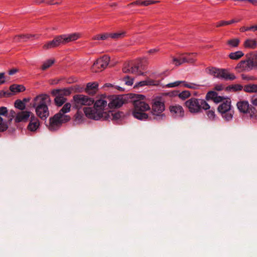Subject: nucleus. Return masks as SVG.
Returning <instances> with one entry per match:
<instances>
[{
	"mask_svg": "<svg viewBox=\"0 0 257 257\" xmlns=\"http://www.w3.org/2000/svg\"><path fill=\"white\" fill-rule=\"evenodd\" d=\"M108 38H109V33H103L94 36L92 37V40H106Z\"/></svg>",
	"mask_w": 257,
	"mask_h": 257,
	"instance_id": "35",
	"label": "nucleus"
},
{
	"mask_svg": "<svg viewBox=\"0 0 257 257\" xmlns=\"http://www.w3.org/2000/svg\"><path fill=\"white\" fill-rule=\"evenodd\" d=\"M31 112L29 111H22L18 113L15 117V120L16 122L26 121L30 117Z\"/></svg>",
	"mask_w": 257,
	"mask_h": 257,
	"instance_id": "20",
	"label": "nucleus"
},
{
	"mask_svg": "<svg viewBox=\"0 0 257 257\" xmlns=\"http://www.w3.org/2000/svg\"><path fill=\"white\" fill-rule=\"evenodd\" d=\"M228 25L227 22L226 21H221L216 24V27H220Z\"/></svg>",
	"mask_w": 257,
	"mask_h": 257,
	"instance_id": "50",
	"label": "nucleus"
},
{
	"mask_svg": "<svg viewBox=\"0 0 257 257\" xmlns=\"http://www.w3.org/2000/svg\"><path fill=\"white\" fill-rule=\"evenodd\" d=\"M173 63L175 64V66H178L183 63H184V61L183 60V56H180L179 58H173Z\"/></svg>",
	"mask_w": 257,
	"mask_h": 257,
	"instance_id": "41",
	"label": "nucleus"
},
{
	"mask_svg": "<svg viewBox=\"0 0 257 257\" xmlns=\"http://www.w3.org/2000/svg\"><path fill=\"white\" fill-rule=\"evenodd\" d=\"M122 71L124 73H132L137 75L141 74V72L139 71V66L136 65H132L128 64L123 67Z\"/></svg>",
	"mask_w": 257,
	"mask_h": 257,
	"instance_id": "22",
	"label": "nucleus"
},
{
	"mask_svg": "<svg viewBox=\"0 0 257 257\" xmlns=\"http://www.w3.org/2000/svg\"><path fill=\"white\" fill-rule=\"evenodd\" d=\"M71 106V105L70 103H65L57 114L61 117V118H63L64 120L69 121L70 120V116L66 115L65 113L70 111Z\"/></svg>",
	"mask_w": 257,
	"mask_h": 257,
	"instance_id": "17",
	"label": "nucleus"
},
{
	"mask_svg": "<svg viewBox=\"0 0 257 257\" xmlns=\"http://www.w3.org/2000/svg\"><path fill=\"white\" fill-rule=\"evenodd\" d=\"M105 85L107 86H109L111 85V84H106Z\"/></svg>",
	"mask_w": 257,
	"mask_h": 257,
	"instance_id": "62",
	"label": "nucleus"
},
{
	"mask_svg": "<svg viewBox=\"0 0 257 257\" xmlns=\"http://www.w3.org/2000/svg\"><path fill=\"white\" fill-rule=\"evenodd\" d=\"M103 117V120H117L121 117V113L119 112H113L111 111H108V112H104Z\"/></svg>",
	"mask_w": 257,
	"mask_h": 257,
	"instance_id": "23",
	"label": "nucleus"
},
{
	"mask_svg": "<svg viewBox=\"0 0 257 257\" xmlns=\"http://www.w3.org/2000/svg\"><path fill=\"white\" fill-rule=\"evenodd\" d=\"M34 3L37 4V5H40L42 3H45L46 4V1H45L44 0H34Z\"/></svg>",
	"mask_w": 257,
	"mask_h": 257,
	"instance_id": "56",
	"label": "nucleus"
},
{
	"mask_svg": "<svg viewBox=\"0 0 257 257\" xmlns=\"http://www.w3.org/2000/svg\"><path fill=\"white\" fill-rule=\"evenodd\" d=\"M141 3H142V1H136L135 2H134L133 3H131L130 4H129L128 5H127V7H130L131 6H134V5H140V6H141Z\"/></svg>",
	"mask_w": 257,
	"mask_h": 257,
	"instance_id": "53",
	"label": "nucleus"
},
{
	"mask_svg": "<svg viewBox=\"0 0 257 257\" xmlns=\"http://www.w3.org/2000/svg\"><path fill=\"white\" fill-rule=\"evenodd\" d=\"M181 84H182L183 86L190 89H198L200 87V85L192 83V82H189L186 81H176L175 82L170 83L165 85V87L167 88H172V87H176L177 86H178Z\"/></svg>",
	"mask_w": 257,
	"mask_h": 257,
	"instance_id": "12",
	"label": "nucleus"
},
{
	"mask_svg": "<svg viewBox=\"0 0 257 257\" xmlns=\"http://www.w3.org/2000/svg\"><path fill=\"white\" fill-rule=\"evenodd\" d=\"M219 71V78L225 80H233L236 76L233 73H229L228 70L225 69H220Z\"/></svg>",
	"mask_w": 257,
	"mask_h": 257,
	"instance_id": "18",
	"label": "nucleus"
},
{
	"mask_svg": "<svg viewBox=\"0 0 257 257\" xmlns=\"http://www.w3.org/2000/svg\"><path fill=\"white\" fill-rule=\"evenodd\" d=\"M79 37L80 34L77 33L61 35L56 37L53 40L47 42L43 46V48L46 50L54 48L61 45H64L75 41Z\"/></svg>",
	"mask_w": 257,
	"mask_h": 257,
	"instance_id": "4",
	"label": "nucleus"
},
{
	"mask_svg": "<svg viewBox=\"0 0 257 257\" xmlns=\"http://www.w3.org/2000/svg\"><path fill=\"white\" fill-rule=\"evenodd\" d=\"M205 99L206 100H212L216 104L221 103L218 106V111L226 120L229 121L232 119L234 111L231 108L230 98L219 96L214 91H210L206 94Z\"/></svg>",
	"mask_w": 257,
	"mask_h": 257,
	"instance_id": "1",
	"label": "nucleus"
},
{
	"mask_svg": "<svg viewBox=\"0 0 257 257\" xmlns=\"http://www.w3.org/2000/svg\"><path fill=\"white\" fill-rule=\"evenodd\" d=\"M214 89L216 91H221L223 89V86L222 84H216L214 86Z\"/></svg>",
	"mask_w": 257,
	"mask_h": 257,
	"instance_id": "52",
	"label": "nucleus"
},
{
	"mask_svg": "<svg viewBox=\"0 0 257 257\" xmlns=\"http://www.w3.org/2000/svg\"><path fill=\"white\" fill-rule=\"evenodd\" d=\"M57 93H58V95L56 96L54 101L56 105L58 106H61L66 101V98L62 96V93L60 94L61 91H63V94H66L67 93L69 94L70 91L68 89H64L63 90H55Z\"/></svg>",
	"mask_w": 257,
	"mask_h": 257,
	"instance_id": "15",
	"label": "nucleus"
},
{
	"mask_svg": "<svg viewBox=\"0 0 257 257\" xmlns=\"http://www.w3.org/2000/svg\"><path fill=\"white\" fill-rule=\"evenodd\" d=\"M6 82L5 73L4 72L0 73V85L5 84Z\"/></svg>",
	"mask_w": 257,
	"mask_h": 257,
	"instance_id": "48",
	"label": "nucleus"
},
{
	"mask_svg": "<svg viewBox=\"0 0 257 257\" xmlns=\"http://www.w3.org/2000/svg\"><path fill=\"white\" fill-rule=\"evenodd\" d=\"M10 90L13 93H18L24 91L26 88L23 85L13 84L10 86Z\"/></svg>",
	"mask_w": 257,
	"mask_h": 257,
	"instance_id": "27",
	"label": "nucleus"
},
{
	"mask_svg": "<svg viewBox=\"0 0 257 257\" xmlns=\"http://www.w3.org/2000/svg\"><path fill=\"white\" fill-rule=\"evenodd\" d=\"M108 99L106 97L101 98L94 103V107L101 112H104L105 108L108 106Z\"/></svg>",
	"mask_w": 257,
	"mask_h": 257,
	"instance_id": "16",
	"label": "nucleus"
},
{
	"mask_svg": "<svg viewBox=\"0 0 257 257\" xmlns=\"http://www.w3.org/2000/svg\"><path fill=\"white\" fill-rule=\"evenodd\" d=\"M251 103L254 106H257V95H253L250 99Z\"/></svg>",
	"mask_w": 257,
	"mask_h": 257,
	"instance_id": "51",
	"label": "nucleus"
},
{
	"mask_svg": "<svg viewBox=\"0 0 257 257\" xmlns=\"http://www.w3.org/2000/svg\"><path fill=\"white\" fill-rule=\"evenodd\" d=\"M254 30L257 31V25H255V27L254 28Z\"/></svg>",
	"mask_w": 257,
	"mask_h": 257,
	"instance_id": "63",
	"label": "nucleus"
},
{
	"mask_svg": "<svg viewBox=\"0 0 257 257\" xmlns=\"http://www.w3.org/2000/svg\"><path fill=\"white\" fill-rule=\"evenodd\" d=\"M147 81L148 85L150 86H159L160 83L159 81L152 79H147Z\"/></svg>",
	"mask_w": 257,
	"mask_h": 257,
	"instance_id": "42",
	"label": "nucleus"
},
{
	"mask_svg": "<svg viewBox=\"0 0 257 257\" xmlns=\"http://www.w3.org/2000/svg\"><path fill=\"white\" fill-rule=\"evenodd\" d=\"M239 112L246 114L251 118H255L257 116V109L249 104L247 101L241 100L236 104Z\"/></svg>",
	"mask_w": 257,
	"mask_h": 257,
	"instance_id": "7",
	"label": "nucleus"
},
{
	"mask_svg": "<svg viewBox=\"0 0 257 257\" xmlns=\"http://www.w3.org/2000/svg\"><path fill=\"white\" fill-rule=\"evenodd\" d=\"M30 37L31 36L29 35H20L16 36L14 40L15 42L25 41L27 39H29Z\"/></svg>",
	"mask_w": 257,
	"mask_h": 257,
	"instance_id": "33",
	"label": "nucleus"
},
{
	"mask_svg": "<svg viewBox=\"0 0 257 257\" xmlns=\"http://www.w3.org/2000/svg\"><path fill=\"white\" fill-rule=\"evenodd\" d=\"M227 88L233 91H237L241 90L243 89V86L240 84H235L230 85Z\"/></svg>",
	"mask_w": 257,
	"mask_h": 257,
	"instance_id": "40",
	"label": "nucleus"
},
{
	"mask_svg": "<svg viewBox=\"0 0 257 257\" xmlns=\"http://www.w3.org/2000/svg\"><path fill=\"white\" fill-rule=\"evenodd\" d=\"M255 27V25L252 26L250 27H242L240 28V32H244L248 31H255V30H254Z\"/></svg>",
	"mask_w": 257,
	"mask_h": 257,
	"instance_id": "44",
	"label": "nucleus"
},
{
	"mask_svg": "<svg viewBox=\"0 0 257 257\" xmlns=\"http://www.w3.org/2000/svg\"><path fill=\"white\" fill-rule=\"evenodd\" d=\"M165 109V104L160 98L154 99L153 101L151 111L153 115L154 116V119L159 120L164 119L166 117L165 114L163 113Z\"/></svg>",
	"mask_w": 257,
	"mask_h": 257,
	"instance_id": "6",
	"label": "nucleus"
},
{
	"mask_svg": "<svg viewBox=\"0 0 257 257\" xmlns=\"http://www.w3.org/2000/svg\"><path fill=\"white\" fill-rule=\"evenodd\" d=\"M50 102L48 95L41 94L36 96L32 101V106L35 109V112L38 117L45 120L49 116L48 104Z\"/></svg>",
	"mask_w": 257,
	"mask_h": 257,
	"instance_id": "3",
	"label": "nucleus"
},
{
	"mask_svg": "<svg viewBox=\"0 0 257 257\" xmlns=\"http://www.w3.org/2000/svg\"><path fill=\"white\" fill-rule=\"evenodd\" d=\"M173 95H177L180 99L184 100L191 96V93L188 90H184L180 93L178 91H174Z\"/></svg>",
	"mask_w": 257,
	"mask_h": 257,
	"instance_id": "26",
	"label": "nucleus"
},
{
	"mask_svg": "<svg viewBox=\"0 0 257 257\" xmlns=\"http://www.w3.org/2000/svg\"><path fill=\"white\" fill-rule=\"evenodd\" d=\"M54 63V60L49 59L44 62L42 66V69L43 70H45L50 66H51Z\"/></svg>",
	"mask_w": 257,
	"mask_h": 257,
	"instance_id": "37",
	"label": "nucleus"
},
{
	"mask_svg": "<svg viewBox=\"0 0 257 257\" xmlns=\"http://www.w3.org/2000/svg\"><path fill=\"white\" fill-rule=\"evenodd\" d=\"M241 77H242V79H243V80H251L252 79L251 78V77H248V76H247L246 75H245L244 74H242L241 75Z\"/></svg>",
	"mask_w": 257,
	"mask_h": 257,
	"instance_id": "57",
	"label": "nucleus"
},
{
	"mask_svg": "<svg viewBox=\"0 0 257 257\" xmlns=\"http://www.w3.org/2000/svg\"><path fill=\"white\" fill-rule=\"evenodd\" d=\"M10 114H11V117L10 119L9 120V121H11L12 119H13V117L14 116V115H15V112L14 111V110H11L10 111Z\"/></svg>",
	"mask_w": 257,
	"mask_h": 257,
	"instance_id": "60",
	"label": "nucleus"
},
{
	"mask_svg": "<svg viewBox=\"0 0 257 257\" xmlns=\"http://www.w3.org/2000/svg\"><path fill=\"white\" fill-rule=\"evenodd\" d=\"M147 82V80H145L144 81H140L139 82H138V85L139 86H146V85H148Z\"/></svg>",
	"mask_w": 257,
	"mask_h": 257,
	"instance_id": "55",
	"label": "nucleus"
},
{
	"mask_svg": "<svg viewBox=\"0 0 257 257\" xmlns=\"http://www.w3.org/2000/svg\"><path fill=\"white\" fill-rule=\"evenodd\" d=\"M125 33L124 32H118L114 33H109V37L113 39H118L124 37Z\"/></svg>",
	"mask_w": 257,
	"mask_h": 257,
	"instance_id": "34",
	"label": "nucleus"
},
{
	"mask_svg": "<svg viewBox=\"0 0 257 257\" xmlns=\"http://www.w3.org/2000/svg\"><path fill=\"white\" fill-rule=\"evenodd\" d=\"M257 65V62L251 59L242 60L236 66V68L240 71H249Z\"/></svg>",
	"mask_w": 257,
	"mask_h": 257,
	"instance_id": "13",
	"label": "nucleus"
},
{
	"mask_svg": "<svg viewBox=\"0 0 257 257\" xmlns=\"http://www.w3.org/2000/svg\"><path fill=\"white\" fill-rule=\"evenodd\" d=\"M145 96L142 94H134L132 97L134 109L132 112L133 116L141 120L149 119V115L146 111L150 109L149 105L144 101Z\"/></svg>",
	"mask_w": 257,
	"mask_h": 257,
	"instance_id": "2",
	"label": "nucleus"
},
{
	"mask_svg": "<svg viewBox=\"0 0 257 257\" xmlns=\"http://www.w3.org/2000/svg\"><path fill=\"white\" fill-rule=\"evenodd\" d=\"M8 114V110L7 107L2 106L0 107V115L7 116Z\"/></svg>",
	"mask_w": 257,
	"mask_h": 257,
	"instance_id": "49",
	"label": "nucleus"
},
{
	"mask_svg": "<svg viewBox=\"0 0 257 257\" xmlns=\"http://www.w3.org/2000/svg\"><path fill=\"white\" fill-rule=\"evenodd\" d=\"M158 52V49H153L150 50L148 51V53L149 54H154V53H157Z\"/></svg>",
	"mask_w": 257,
	"mask_h": 257,
	"instance_id": "58",
	"label": "nucleus"
},
{
	"mask_svg": "<svg viewBox=\"0 0 257 257\" xmlns=\"http://www.w3.org/2000/svg\"><path fill=\"white\" fill-rule=\"evenodd\" d=\"M157 1H151V0H147L145 1H142L141 6H148L150 5L155 4L157 3Z\"/></svg>",
	"mask_w": 257,
	"mask_h": 257,
	"instance_id": "45",
	"label": "nucleus"
},
{
	"mask_svg": "<svg viewBox=\"0 0 257 257\" xmlns=\"http://www.w3.org/2000/svg\"><path fill=\"white\" fill-rule=\"evenodd\" d=\"M98 84L97 82L88 83L85 88V91L89 94L96 93Z\"/></svg>",
	"mask_w": 257,
	"mask_h": 257,
	"instance_id": "24",
	"label": "nucleus"
},
{
	"mask_svg": "<svg viewBox=\"0 0 257 257\" xmlns=\"http://www.w3.org/2000/svg\"><path fill=\"white\" fill-rule=\"evenodd\" d=\"M172 115L175 118H182L184 115V111L183 107L178 104L171 105L169 107Z\"/></svg>",
	"mask_w": 257,
	"mask_h": 257,
	"instance_id": "14",
	"label": "nucleus"
},
{
	"mask_svg": "<svg viewBox=\"0 0 257 257\" xmlns=\"http://www.w3.org/2000/svg\"><path fill=\"white\" fill-rule=\"evenodd\" d=\"M40 126V122L38 119L34 115L31 116L30 121L28 125V130L31 132L36 131Z\"/></svg>",
	"mask_w": 257,
	"mask_h": 257,
	"instance_id": "21",
	"label": "nucleus"
},
{
	"mask_svg": "<svg viewBox=\"0 0 257 257\" xmlns=\"http://www.w3.org/2000/svg\"><path fill=\"white\" fill-rule=\"evenodd\" d=\"M220 69L216 68H212L210 69V73L214 75V77L216 78H219V71Z\"/></svg>",
	"mask_w": 257,
	"mask_h": 257,
	"instance_id": "43",
	"label": "nucleus"
},
{
	"mask_svg": "<svg viewBox=\"0 0 257 257\" xmlns=\"http://www.w3.org/2000/svg\"><path fill=\"white\" fill-rule=\"evenodd\" d=\"M8 128V121L3 119L0 116V132H3L6 131Z\"/></svg>",
	"mask_w": 257,
	"mask_h": 257,
	"instance_id": "32",
	"label": "nucleus"
},
{
	"mask_svg": "<svg viewBox=\"0 0 257 257\" xmlns=\"http://www.w3.org/2000/svg\"><path fill=\"white\" fill-rule=\"evenodd\" d=\"M46 4L48 5H61V1L55 2V0H50L46 1Z\"/></svg>",
	"mask_w": 257,
	"mask_h": 257,
	"instance_id": "47",
	"label": "nucleus"
},
{
	"mask_svg": "<svg viewBox=\"0 0 257 257\" xmlns=\"http://www.w3.org/2000/svg\"><path fill=\"white\" fill-rule=\"evenodd\" d=\"M83 111L85 116L89 118L96 120L102 119L103 120V115L104 112L98 111L94 107H86L83 108Z\"/></svg>",
	"mask_w": 257,
	"mask_h": 257,
	"instance_id": "9",
	"label": "nucleus"
},
{
	"mask_svg": "<svg viewBox=\"0 0 257 257\" xmlns=\"http://www.w3.org/2000/svg\"><path fill=\"white\" fill-rule=\"evenodd\" d=\"M240 42V40L238 39H233L229 40L227 44L230 46L231 47H237L239 43Z\"/></svg>",
	"mask_w": 257,
	"mask_h": 257,
	"instance_id": "38",
	"label": "nucleus"
},
{
	"mask_svg": "<svg viewBox=\"0 0 257 257\" xmlns=\"http://www.w3.org/2000/svg\"><path fill=\"white\" fill-rule=\"evenodd\" d=\"M196 53L188 54L185 56H183L184 63H193L195 61V56Z\"/></svg>",
	"mask_w": 257,
	"mask_h": 257,
	"instance_id": "29",
	"label": "nucleus"
},
{
	"mask_svg": "<svg viewBox=\"0 0 257 257\" xmlns=\"http://www.w3.org/2000/svg\"><path fill=\"white\" fill-rule=\"evenodd\" d=\"M239 21V20H231L230 21H227V24L228 25H230L231 24H233L234 23L238 22Z\"/></svg>",
	"mask_w": 257,
	"mask_h": 257,
	"instance_id": "59",
	"label": "nucleus"
},
{
	"mask_svg": "<svg viewBox=\"0 0 257 257\" xmlns=\"http://www.w3.org/2000/svg\"><path fill=\"white\" fill-rule=\"evenodd\" d=\"M110 61V58L107 56H103V57L98 59L94 63V65H96L98 68H105Z\"/></svg>",
	"mask_w": 257,
	"mask_h": 257,
	"instance_id": "19",
	"label": "nucleus"
},
{
	"mask_svg": "<svg viewBox=\"0 0 257 257\" xmlns=\"http://www.w3.org/2000/svg\"><path fill=\"white\" fill-rule=\"evenodd\" d=\"M185 105L189 111L193 113H199L202 110H206L210 108L209 104L205 100L194 97L187 100Z\"/></svg>",
	"mask_w": 257,
	"mask_h": 257,
	"instance_id": "5",
	"label": "nucleus"
},
{
	"mask_svg": "<svg viewBox=\"0 0 257 257\" xmlns=\"http://www.w3.org/2000/svg\"><path fill=\"white\" fill-rule=\"evenodd\" d=\"M134 77L128 75L123 78V81L124 82L125 84L127 86H132L134 83Z\"/></svg>",
	"mask_w": 257,
	"mask_h": 257,
	"instance_id": "39",
	"label": "nucleus"
},
{
	"mask_svg": "<svg viewBox=\"0 0 257 257\" xmlns=\"http://www.w3.org/2000/svg\"><path fill=\"white\" fill-rule=\"evenodd\" d=\"M109 101L108 107L109 108H116L121 106L124 103L122 95H111L107 97Z\"/></svg>",
	"mask_w": 257,
	"mask_h": 257,
	"instance_id": "10",
	"label": "nucleus"
},
{
	"mask_svg": "<svg viewBox=\"0 0 257 257\" xmlns=\"http://www.w3.org/2000/svg\"><path fill=\"white\" fill-rule=\"evenodd\" d=\"M208 117L211 119H214L215 117V111L214 110H209L207 112Z\"/></svg>",
	"mask_w": 257,
	"mask_h": 257,
	"instance_id": "46",
	"label": "nucleus"
},
{
	"mask_svg": "<svg viewBox=\"0 0 257 257\" xmlns=\"http://www.w3.org/2000/svg\"><path fill=\"white\" fill-rule=\"evenodd\" d=\"M247 2L251 3L254 5H257V0H247Z\"/></svg>",
	"mask_w": 257,
	"mask_h": 257,
	"instance_id": "61",
	"label": "nucleus"
},
{
	"mask_svg": "<svg viewBox=\"0 0 257 257\" xmlns=\"http://www.w3.org/2000/svg\"><path fill=\"white\" fill-rule=\"evenodd\" d=\"M93 99L83 94H76L73 97L72 104L74 108L79 109L83 105L90 106L94 103Z\"/></svg>",
	"mask_w": 257,
	"mask_h": 257,
	"instance_id": "8",
	"label": "nucleus"
},
{
	"mask_svg": "<svg viewBox=\"0 0 257 257\" xmlns=\"http://www.w3.org/2000/svg\"><path fill=\"white\" fill-rule=\"evenodd\" d=\"M66 122L68 121L64 120L63 118H61L58 114H56L53 117L50 118L49 129L51 131H56L60 127L62 123Z\"/></svg>",
	"mask_w": 257,
	"mask_h": 257,
	"instance_id": "11",
	"label": "nucleus"
},
{
	"mask_svg": "<svg viewBox=\"0 0 257 257\" xmlns=\"http://www.w3.org/2000/svg\"><path fill=\"white\" fill-rule=\"evenodd\" d=\"M243 90L249 93L257 92V84H248L244 86Z\"/></svg>",
	"mask_w": 257,
	"mask_h": 257,
	"instance_id": "28",
	"label": "nucleus"
},
{
	"mask_svg": "<svg viewBox=\"0 0 257 257\" xmlns=\"http://www.w3.org/2000/svg\"><path fill=\"white\" fill-rule=\"evenodd\" d=\"M83 114L82 112L77 111L74 116V122L76 124H79L83 121Z\"/></svg>",
	"mask_w": 257,
	"mask_h": 257,
	"instance_id": "31",
	"label": "nucleus"
},
{
	"mask_svg": "<svg viewBox=\"0 0 257 257\" xmlns=\"http://www.w3.org/2000/svg\"><path fill=\"white\" fill-rule=\"evenodd\" d=\"M15 106L17 108L23 110L25 109L26 107L25 103L20 99H17L15 102Z\"/></svg>",
	"mask_w": 257,
	"mask_h": 257,
	"instance_id": "36",
	"label": "nucleus"
},
{
	"mask_svg": "<svg viewBox=\"0 0 257 257\" xmlns=\"http://www.w3.org/2000/svg\"><path fill=\"white\" fill-rule=\"evenodd\" d=\"M244 55L243 53L241 51H237L235 52H231L229 55V57L232 60H238Z\"/></svg>",
	"mask_w": 257,
	"mask_h": 257,
	"instance_id": "30",
	"label": "nucleus"
},
{
	"mask_svg": "<svg viewBox=\"0 0 257 257\" xmlns=\"http://www.w3.org/2000/svg\"><path fill=\"white\" fill-rule=\"evenodd\" d=\"M56 1H61V4H62V0H55V2Z\"/></svg>",
	"mask_w": 257,
	"mask_h": 257,
	"instance_id": "64",
	"label": "nucleus"
},
{
	"mask_svg": "<svg viewBox=\"0 0 257 257\" xmlns=\"http://www.w3.org/2000/svg\"><path fill=\"white\" fill-rule=\"evenodd\" d=\"M243 46L245 48L254 49L257 47V41L255 39H247L244 42Z\"/></svg>",
	"mask_w": 257,
	"mask_h": 257,
	"instance_id": "25",
	"label": "nucleus"
},
{
	"mask_svg": "<svg viewBox=\"0 0 257 257\" xmlns=\"http://www.w3.org/2000/svg\"><path fill=\"white\" fill-rule=\"evenodd\" d=\"M17 72H18V69H17L16 68H13V69L10 70L9 71L8 73L10 75H13L15 74V73H16Z\"/></svg>",
	"mask_w": 257,
	"mask_h": 257,
	"instance_id": "54",
	"label": "nucleus"
}]
</instances>
